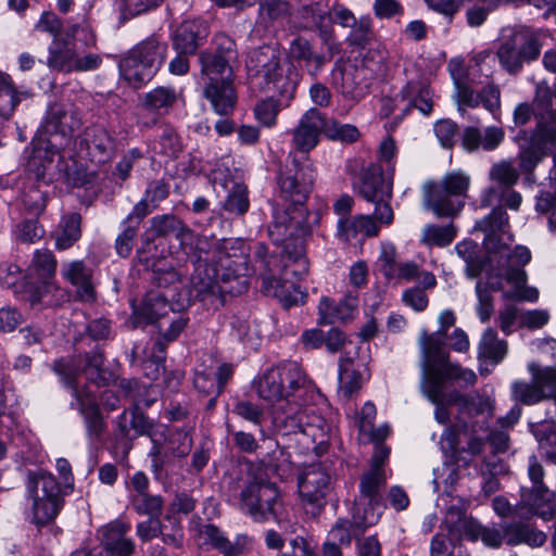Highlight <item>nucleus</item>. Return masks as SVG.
Returning <instances> with one entry per match:
<instances>
[{
	"mask_svg": "<svg viewBox=\"0 0 556 556\" xmlns=\"http://www.w3.org/2000/svg\"><path fill=\"white\" fill-rule=\"evenodd\" d=\"M167 458L169 456L176 458H185L189 455L193 439L189 431L185 429H175L165 435Z\"/></svg>",
	"mask_w": 556,
	"mask_h": 556,
	"instance_id": "nucleus-48",
	"label": "nucleus"
},
{
	"mask_svg": "<svg viewBox=\"0 0 556 556\" xmlns=\"http://www.w3.org/2000/svg\"><path fill=\"white\" fill-rule=\"evenodd\" d=\"M138 316L150 324H156L160 334L166 341H174L188 324V317L174 312L167 295L161 291H149L141 305L136 309Z\"/></svg>",
	"mask_w": 556,
	"mask_h": 556,
	"instance_id": "nucleus-12",
	"label": "nucleus"
},
{
	"mask_svg": "<svg viewBox=\"0 0 556 556\" xmlns=\"http://www.w3.org/2000/svg\"><path fill=\"white\" fill-rule=\"evenodd\" d=\"M465 202L450 194L445 187L437 182L427 187L425 193V205L438 217H453L460 212Z\"/></svg>",
	"mask_w": 556,
	"mask_h": 556,
	"instance_id": "nucleus-31",
	"label": "nucleus"
},
{
	"mask_svg": "<svg viewBox=\"0 0 556 556\" xmlns=\"http://www.w3.org/2000/svg\"><path fill=\"white\" fill-rule=\"evenodd\" d=\"M316 170L309 160L303 163L293 159L277 177L279 197L288 203L282 212H277L274 222L268 227V235L275 242L286 241V236L296 235L293 250L290 243L285 244V253L300 261L303 269L306 266L304 238L319 223L318 212H309L305 206L313 190Z\"/></svg>",
	"mask_w": 556,
	"mask_h": 556,
	"instance_id": "nucleus-3",
	"label": "nucleus"
},
{
	"mask_svg": "<svg viewBox=\"0 0 556 556\" xmlns=\"http://www.w3.org/2000/svg\"><path fill=\"white\" fill-rule=\"evenodd\" d=\"M29 269L39 280H52L56 270L53 253L48 249L37 250Z\"/></svg>",
	"mask_w": 556,
	"mask_h": 556,
	"instance_id": "nucleus-50",
	"label": "nucleus"
},
{
	"mask_svg": "<svg viewBox=\"0 0 556 556\" xmlns=\"http://www.w3.org/2000/svg\"><path fill=\"white\" fill-rule=\"evenodd\" d=\"M418 343L421 354L420 383H432V379L437 378L438 382L457 383L465 389L476 384L478 378L473 370L450 362L443 336L424 330Z\"/></svg>",
	"mask_w": 556,
	"mask_h": 556,
	"instance_id": "nucleus-6",
	"label": "nucleus"
},
{
	"mask_svg": "<svg viewBox=\"0 0 556 556\" xmlns=\"http://www.w3.org/2000/svg\"><path fill=\"white\" fill-rule=\"evenodd\" d=\"M520 416V407L514 406L506 416L497 419L501 429H493L488 437V442L494 448L495 453H503L508 450L509 435L507 430L519 420Z\"/></svg>",
	"mask_w": 556,
	"mask_h": 556,
	"instance_id": "nucleus-41",
	"label": "nucleus"
},
{
	"mask_svg": "<svg viewBox=\"0 0 556 556\" xmlns=\"http://www.w3.org/2000/svg\"><path fill=\"white\" fill-rule=\"evenodd\" d=\"M475 230L484 233L483 244L490 252L501 253L514 241V236L509 232V217L502 205L494 207L488 216L479 219Z\"/></svg>",
	"mask_w": 556,
	"mask_h": 556,
	"instance_id": "nucleus-19",
	"label": "nucleus"
},
{
	"mask_svg": "<svg viewBox=\"0 0 556 556\" xmlns=\"http://www.w3.org/2000/svg\"><path fill=\"white\" fill-rule=\"evenodd\" d=\"M454 100L456 101L457 110L463 117L467 115V108L475 109L479 106L478 92L463 83H456Z\"/></svg>",
	"mask_w": 556,
	"mask_h": 556,
	"instance_id": "nucleus-64",
	"label": "nucleus"
},
{
	"mask_svg": "<svg viewBox=\"0 0 556 556\" xmlns=\"http://www.w3.org/2000/svg\"><path fill=\"white\" fill-rule=\"evenodd\" d=\"M162 132L154 144V151L165 156L176 159L182 150L179 135L170 125H162Z\"/></svg>",
	"mask_w": 556,
	"mask_h": 556,
	"instance_id": "nucleus-52",
	"label": "nucleus"
},
{
	"mask_svg": "<svg viewBox=\"0 0 556 556\" xmlns=\"http://www.w3.org/2000/svg\"><path fill=\"white\" fill-rule=\"evenodd\" d=\"M167 45L149 37L130 49L118 62L122 77L134 88L150 81L163 64Z\"/></svg>",
	"mask_w": 556,
	"mask_h": 556,
	"instance_id": "nucleus-8",
	"label": "nucleus"
},
{
	"mask_svg": "<svg viewBox=\"0 0 556 556\" xmlns=\"http://www.w3.org/2000/svg\"><path fill=\"white\" fill-rule=\"evenodd\" d=\"M18 103L20 94L11 76L0 71V123L12 116Z\"/></svg>",
	"mask_w": 556,
	"mask_h": 556,
	"instance_id": "nucleus-43",
	"label": "nucleus"
},
{
	"mask_svg": "<svg viewBox=\"0 0 556 556\" xmlns=\"http://www.w3.org/2000/svg\"><path fill=\"white\" fill-rule=\"evenodd\" d=\"M201 76L205 80L203 97L210 101L214 112L219 115L231 114L237 103L233 76L218 73Z\"/></svg>",
	"mask_w": 556,
	"mask_h": 556,
	"instance_id": "nucleus-22",
	"label": "nucleus"
},
{
	"mask_svg": "<svg viewBox=\"0 0 556 556\" xmlns=\"http://www.w3.org/2000/svg\"><path fill=\"white\" fill-rule=\"evenodd\" d=\"M535 437L545 457L556 464V422H543L535 431Z\"/></svg>",
	"mask_w": 556,
	"mask_h": 556,
	"instance_id": "nucleus-59",
	"label": "nucleus"
},
{
	"mask_svg": "<svg viewBox=\"0 0 556 556\" xmlns=\"http://www.w3.org/2000/svg\"><path fill=\"white\" fill-rule=\"evenodd\" d=\"M189 248L193 264L190 294L211 308L226 302V295H239L249 288V248L242 239L211 240L194 233Z\"/></svg>",
	"mask_w": 556,
	"mask_h": 556,
	"instance_id": "nucleus-1",
	"label": "nucleus"
},
{
	"mask_svg": "<svg viewBox=\"0 0 556 556\" xmlns=\"http://www.w3.org/2000/svg\"><path fill=\"white\" fill-rule=\"evenodd\" d=\"M299 493L306 509L317 515L326 505L330 491L331 478L317 464L307 466L299 477Z\"/></svg>",
	"mask_w": 556,
	"mask_h": 556,
	"instance_id": "nucleus-17",
	"label": "nucleus"
},
{
	"mask_svg": "<svg viewBox=\"0 0 556 556\" xmlns=\"http://www.w3.org/2000/svg\"><path fill=\"white\" fill-rule=\"evenodd\" d=\"M541 45L535 31L519 26L504 35L496 51L501 66L510 75L521 72L523 64L538 59Z\"/></svg>",
	"mask_w": 556,
	"mask_h": 556,
	"instance_id": "nucleus-10",
	"label": "nucleus"
},
{
	"mask_svg": "<svg viewBox=\"0 0 556 556\" xmlns=\"http://www.w3.org/2000/svg\"><path fill=\"white\" fill-rule=\"evenodd\" d=\"M26 490L31 501L34 522L41 527L58 517L64 505V496L73 491V485L61 486L52 473L37 469L27 472Z\"/></svg>",
	"mask_w": 556,
	"mask_h": 556,
	"instance_id": "nucleus-7",
	"label": "nucleus"
},
{
	"mask_svg": "<svg viewBox=\"0 0 556 556\" xmlns=\"http://www.w3.org/2000/svg\"><path fill=\"white\" fill-rule=\"evenodd\" d=\"M64 35H66L67 39H71L73 42L78 38L87 48L97 47V34L90 22L87 20L67 24L64 28Z\"/></svg>",
	"mask_w": 556,
	"mask_h": 556,
	"instance_id": "nucleus-57",
	"label": "nucleus"
},
{
	"mask_svg": "<svg viewBox=\"0 0 556 556\" xmlns=\"http://www.w3.org/2000/svg\"><path fill=\"white\" fill-rule=\"evenodd\" d=\"M505 139V131L498 126H489L482 131L478 127L468 126L460 136L462 147L467 152H477L479 149L490 152L497 149Z\"/></svg>",
	"mask_w": 556,
	"mask_h": 556,
	"instance_id": "nucleus-28",
	"label": "nucleus"
},
{
	"mask_svg": "<svg viewBox=\"0 0 556 556\" xmlns=\"http://www.w3.org/2000/svg\"><path fill=\"white\" fill-rule=\"evenodd\" d=\"M358 311V299L352 293L345 294L339 302L328 298H323L319 306V320L321 325H332L336 323H349Z\"/></svg>",
	"mask_w": 556,
	"mask_h": 556,
	"instance_id": "nucleus-29",
	"label": "nucleus"
},
{
	"mask_svg": "<svg viewBox=\"0 0 556 556\" xmlns=\"http://www.w3.org/2000/svg\"><path fill=\"white\" fill-rule=\"evenodd\" d=\"M281 110V100L267 97L256 102L254 117L264 127L271 128L277 124V117Z\"/></svg>",
	"mask_w": 556,
	"mask_h": 556,
	"instance_id": "nucleus-53",
	"label": "nucleus"
},
{
	"mask_svg": "<svg viewBox=\"0 0 556 556\" xmlns=\"http://www.w3.org/2000/svg\"><path fill=\"white\" fill-rule=\"evenodd\" d=\"M178 100V92L173 87L159 86L144 93L141 108L156 115L169 112Z\"/></svg>",
	"mask_w": 556,
	"mask_h": 556,
	"instance_id": "nucleus-39",
	"label": "nucleus"
},
{
	"mask_svg": "<svg viewBox=\"0 0 556 556\" xmlns=\"http://www.w3.org/2000/svg\"><path fill=\"white\" fill-rule=\"evenodd\" d=\"M53 370L61 377L65 386L72 390L78 388L75 381L80 372H84L87 379L98 387L108 383L106 371L104 370V356L99 349L84 355L56 359L53 364Z\"/></svg>",
	"mask_w": 556,
	"mask_h": 556,
	"instance_id": "nucleus-16",
	"label": "nucleus"
},
{
	"mask_svg": "<svg viewBox=\"0 0 556 556\" xmlns=\"http://www.w3.org/2000/svg\"><path fill=\"white\" fill-rule=\"evenodd\" d=\"M256 392L264 401L277 404L274 419L287 433L302 432L323 443L329 425L307 407L314 396L313 387L301 365L281 362L266 369L256 382Z\"/></svg>",
	"mask_w": 556,
	"mask_h": 556,
	"instance_id": "nucleus-2",
	"label": "nucleus"
},
{
	"mask_svg": "<svg viewBox=\"0 0 556 556\" xmlns=\"http://www.w3.org/2000/svg\"><path fill=\"white\" fill-rule=\"evenodd\" d=\"M397 97L406 101L407 105L404 112L413 108L419 110L422 114L429 115L432 112L433 102L429 85L424 80H409L400 91Z\"/></svg>",
	"mask_w": 556,
	"mask_h": 556,
	"instance_id": "nucleus-35",
	"label": "nucleus"
},
{
	"mask_svg": "<svg viewBox=\"0 0 556 556\" xmlns=\"http://www.w3.org/2000/svg\"><path fill=\"white\" fill-rule=\"evenodd\" d=\"M296 235L286 236V241L275 242L281 245L280 261L275 255H269L268 249L264 243H257L254 250V258L261 270V290L264 294L277 298L280 303L289 308L294 305L304 304L307 294L303 292L299 286H296L289 278L295 276L298 278L305 275L308 270V264L306 263L305 269L300 265V261L289 257L285 253V244L288 241L290 243V250H293V242Z\"/></svg>",
	"mask_w": 556,
	"mask_h": 556,
	"instance_id": "nucleus-5",
	"label": "nucleus"
},
{
	"mask_svg": "<svg viewBox=\"0 0 556 556\" xmlns=\"http://www.w3.org/2000/svg\"><path fill=\"white\" fill-rule=\"evenodd\" d=\"M81 237V215L79 213L64 214L53 233L55 248L67 250Z\"/></svg>",
	"mask_w": 556,
	"mask_h": 556,
	"instance_id": "nucleus-38",
	"label": "nucleus"
},
{
	"mask_svg": "<svg viewBox=\"0 0 556 556\" xmlns=\"http://www.w3.org/2000/svg\"><path fill=\"white\" fill-rule=\"evenodd\" d=\"M146 233L152 238H166L174 235L180 244L192 243L194 238V231L174 214L152 217Z\"/></svg>",
	"mask_w": 556,
	"mask_h": 556,
	"instance_id": "nucleus-30",
	"label": "nucleus"
},
{
	"mask_svg": "<svg viewBox=\"0 0 556 556\" xmlns=\"http://www.w3.org/2000/svg\"><path fill=\"white\" fill-rule=\"evenodd\" d=\"M250 207L248 198V188L242 184H235L228 191V194L223 203V208L229 214L236 216L244 215Z\"/></svg>",
	"mask_w": 556,
	"mask_h": 556,
	"instance_id": "nucleus-54",
	"label": "nucleus"
},
{
	"mask_svg": "<svg viewBox=\"0 0 556 556\" xmlns=\"http://www.w3.org/2000/svg\"><path fill=\"white\" fill-rule=\"evenodd\" d=\"M72 393L76 400V407L84 417L88 438L91 441H99L104 433L105 422L96 396L78 388H74ZM72 406L74 407L75 404L72 403Z\"/></svg>",
	"mask_w": 556,
	"mask_h": 556,
	"instance_id": "nucleus-25",
	"label": "nucleus"
},
{
	"mask_svg": "<svg viewBox=\"0 0 556 556\" xmlns=\"http://www.w3.org/2000/svg\"><path fill=\"white\" fill-rule=\"evenodd\" d=\"M142 219L132 218L128 220V215L124 219L125 229L117 236L115 241L116 253L122 257H128L132 251L134 242L137 237V230Z\"/></svg>",
	"mask_w": 556,
	"mask_h": 556,
	"instance_id": "nucleus-58",
	"label": "nucleus"
},
{
	"mask_svg": "<svg viewBox=\"0 0 556 556\" xmlns=\"http://www.w3.org/2000/svg\"><path fill=\"white\" fill-rule=\"evenodd\" d=\"M520 178L518 168L513 161L503 160L494 163L489 172V179L503 189L514 187Z\"/></svg>",
	"mask_w": 556,
	"mask_h": 556,
	"instance_id": "nucleus-49",
	"label": "nucleus"
},
{
	"mask_svg": "<svg viewBox=\"0 0 556 556\" xmlns=\"http://www.w3.org/2000/svg\"><path fill=\"white\" fill-rule=\"evenodd\" d=\"M80 126L81 119L72 105L55 103L47 112L43 128L47 135L60 138L59 142H54L55 146L64 147Z\"/></svg>",
	"mask_w": 556,
	"mask_h": 556,
	"instance_id": "nucleus-21",
	"label": "nucleus"
},
{
	"mask_svg": "<svg viewBox=\"0 0 556 556\" xmlns=\"http://www.w3.org/2000/svg\"><path fill=\"white\" fill-rule=\"evenodd\" d=\"M325 134L331 140L346 143L355 142L361 134L356 126L351 124H341L336 119L326 117Z\"/></svg>",
	"mask_w": 556,
	"mask_h": 556,
	"instance_id": "nucleus-61",
	"label": "nucleus"
},
{
	"mask_svg": "<svg viewBox=\"0 0 556 556\" xmlns=\"http://www.w3.org/2000/svg\"><path fill=\"white\" fill-rule=\"evenodd\" d=\"M544 475L543 465L535 455H531L528 459V476L532 486L521 489L520 501L515 505L517 516H539L545 520L554 517L555 510L551 504L552 492L543 481Z\"/></svg>",
	"mask_w": 556,
	"mask_h": 556,
	"instance_id": "nucleus-11",
	"label": "nucleus"
},
{
	"mask_svg": "<svg viewBox=\"0 0 556 556\" xmlns=\"http://www.w3.org/2000/svg\"><path fill=\"white\" fill-rule=\"evenodd\" d=\"M292 15L299 29L318 31L324 41L330 37L331 14L327 0H296Z\"/></svg>",
	"mask_w": 556,
	"mask_h": 556,
	"instance_id": "nucleus-20",
	"label": "nucleus"
},
{
	"mask_svg": "<svg viewBox=\"0 0 556 556\" xmlns=\"http://www.w3.org/2000/svg\"><path fill=\"white\" fill-rule=\"evenodd\" d=\"M450 402H456L459 412L466 413L469 416L484 414L492 409V405L488 399L479 394H464L456 389L450 391Z\"/></svg>",
	"mask_w": 556,
	"mask_h": 556,
	"instance_id": "nucleus-44",
	"label": "nucleus"
},
{
	"mask_svg": "<svg viewBox=\"0 0 556 556\" xmlns=\"http://www.w3.org/2000/svg\"><path fill=\"white\" fill-rule=\"evenodd\" d=\"M102 56L98 53L80 55L75 42L64 35L52 40L48 47L46 65L52 71L63 74L96 71L102 65Z\"/></svg>",
	"mask_w": 556,
	"mask_h": 556,
	"instance_id": "nucleus-15",
	"label": "nucleus"
},
{
	"mask_svg": "<svg viewBox=\"0 0 556 556\" xmlns=\"http://www.w3.org/2000/svg\"><path fill=\"white\" fill-rule=\"evenodd\" d=\"M197 538L201 546L215 549L223 556H240L251 543V539L245 534H239L230 541L224 531L213 523H200Z\"/></svg>",
	"mask_w": 556,
	"mask_h": 556,
	"instance_id": "nucleus-23",
	"label": "nucleus"
},
{
	"mask_svg": "<svg viewBox=\"0 0 556 556\" xmlns=\"http://www.w3.org/2000/svg\"><path fill=\"white\" fill-rule=\"evenodd\" d=\"M359 195L369 203L375 204V218L381 224L390 225L393 222V211L390 204L392 199V177L386 181L383 170L379 165L370 164L366 167L357 186Z\"/></svg>",
	"mask_w": 556,
	"mask_h": 556,
	"instance_id": "nucleus-14",
	"label": "nucleus"
},
{
	"mask_svg": "<svg viewBox=\"0 0 556 556\" xmlns=\"http://www.w3.org/2000/svg\"><path fill=\"white\" fill-rule=\"evenodd\" d=\"M163 498L160 495L134 494L131 506L136 513L147 515L152 519H159L163 511Z\"/></svg>",
	"mask_w": 556,
	"mask_h": 556,
	"instance_id": "nucleus-55",
	"label": "nucleus"
},
{
	"mask_svg": "<svg viewBox=\"0 0 556 556\" xmlns=\"http://www.w3.org/2000/svg\"><path fill=\"white\" fill-rule=\"evenodd\" d=\"M352 361L350 357H341L339 364V382L341 395L349 400L362 388V374L358 370L350 368Z\"/></svg>",
	"mask_w": 556,
	"mask_h": 556,
	"instance_id": "nucleus-46",
	"label": "nucleus"
},
{
	"mask_svg": "<svg viewBox=\"0 0 556 556\" xmlns=\"http://www.w3.org/2000/svg\"><path fill=\"white\" fill-rule=\"evenodd\" d=\"M213 51H203L199 55L201 75L214 73L233 76L231 62L238 58L235 40L225 33H218L213 38Z\"/></svg>",
	"mask_w": 556,
	"mask_h": 556,
	"instance_id": "nucleus-18",
	"label": "nucleus"
},
{
	"mask_svg": "<svg viewBox=\"0 0 556 556\" xmlns=\"http://www.w3.org/2000/svg\"><path fill=\"white\" fill-rule=\"evenodd\" d=\"M22 299L30 304L31 307H51L56 306L64 299L65 293L58 288L51 280H40V282H26L21 292Z\"/></svg>",
	"mask_w": 556,
	"mask_h": 556,
	"instance_id": "nucleus-33",
	"label": "nucleus"
},
{
	"mask_svg": "<svg viewBox=\"0 0 556 556\" xmlns=\"http://www.w3.org/2000/svg\"><path fill=\"white\" fill-rule=\"evenodd\" d=\"M511 394L516 402L525 405H533L544 400V393L538 388L533 378L531 381H515L511 386Z\"/></svg>",
	"mask_w": 556,
	"mask_h": 556,
	"instance_id": "nucleus-56",
	"label": "nucleus"
},
{
	"mask_svg": "<svg viewBox=\"0 0 556 556\" xmlns=\"http://www.w3.org/2000/svg\"><path fill=\"white\" fill-rule=\"evenodd\" d=\"M441 187H445L450 194L465 202L466 193L470 185V178L460 172L446 174L439 182Z\"/></svg>",
	"mask_w": 556,
	"mask_h": 556,
	"instance_id": "nucleus-63",
	"label": "nucleus"
},
{
	"mask_svg": "<svg viewBox=\"0 0 556 556\" xmlns=\"http://www.w3.org/2000/svg\"><path fill=\"white\" fill-rule=\"evenodd\" d=\"M507 353V343L497 338L492 328H488L480 340L478 346L479 359H489L493 364L501 363Z\"/></svg>",
	"mask_w": 556,
	"mask_h": 556,
	"instance_id": "nucleus-42",
	"label": "nucleus"
},
{
	"mask_svg": "<svg viewBox=\"0 0 556 556\" xmlns=\"http://www.w3.org/2000/svg\"><path fill=\"white\" fill-rule=\"evenodd\" d=\"M528 370L544 393V400L553 399L556 403V367H542L533 362L528 365Z\"/></svg>",
	"mask_w": 556,
	"mask_h": 556,
	"instance_id": "nucleus-47",
	"label": "nucleus"
},
{
	"mask_svg": "<svg viewBox=\"0 0 556 556\" xmlns=\"http://www.w3.org/2000/svg\"><path fill=\"white\" fill-rule=\"evenodd\" d=\"M169 194V186L162 179L152 180L148 184L143 198L135 204L128 214V220L132 218L142 219L159 207Z\"/></svg>",
	"mask_w": 556,
	"mask_h": 556,
	"instance_id": "nucleus-34",
	"label": "nucleus"
},
{
	"mask_svg": "<svg viewBox=\"0 0 556 556\" xmlns=\"http://www.w3.org/2000/svg\"><path fill=\"white\" fill-rule=\"evenodd\" d=\"M455 228L452 225L439 226L427 225L420 238V242L427 247H446L452 243L455 238Z\"/></svg>",
	"mask_w": 556,
	"mask_h": 556,
	"instance_id": "nucleus-51",
	"label": "nucleus"
},
{
	"mask_svg": "<svg viewBox=\"0 0 556 556\" xmlns=\"http://www.w3.org/2000/svg\"><path fill=\"white\" fill-rule=\"evenodd\" d=\"M291 16V8L286 0H258V22L265 27Z\"/></svg>",
	"mask_w": 556,
	"mask_h": 556,
	"instance_id": "nucleus-45",
	"label": "nucleus"
},
{
	"mask_svg": "<svg viewBox=\"0 0 556 556\" xmlns=\"http://www.w3.org/2000/svg\"><path fill=\"white\" fill-rule=\"evenodd\" d=\"M387 484V475L366 470L359 477V494L355 497L353 508L356 509V526L377 525L381 519L386 505L382 490Z\"/></svg>",
	"mask_w": 556,
	"mask_h": 556,
	"instance_id": "nucleus-13",
	"label": "nucleus"
},
{
	"mask_svg": "<svg viewBox=\"0 0 556 556\" xmlns=\"http://www.w3.org/2000/svg\"><path fill=\"white\" fill-rule=\"evenodd\" d=\"M352 519L339 518L329 531L328 538L336 541V543L342 544L343 546H350L352 539L358 540L366 530L374 525L362 526L361 529L356 526V509H351Z\"/></svg>",
	"mask_w": 556,
	"mask_h": 556,
	"instance_id": "nucleus-40",
	"label": "nucleus"
},
{
	"mask_svg": "<svg viewBox=\"0 0 556 556\" xmlns=\"http://www.w3.org/2000/svg\"><path fill=\"white\" fill-rule=\"evenodd\" d=\"M326 116L318 109H308L292 129V144L303 153L312 151L325 132Z\"/></svg>",
	"mask_w": 556,
	"mask_h": 556,
	"instance_id": "nucleus-24",
	"label": "nucleus"
},
{
	"mask_svg": "<svg viewBox=\"0 0 556 556\" xmlns=\"http://www.w3.org/2000/svg\"><path fill=\"white\" fill-rule=\"evenodd\" d=\"M450 382H438L437 378L432 383H420V391L433 405H435L434 418L441 425L450 421L451 414L448 405H456V402H450V391H445Z\"/></svg>",
	"mask_w": 556,
	"mask_h": 556,
	"instance_id": "nucleus-36",
	"label": "nucleus"
},
{
	"mask_svg": "<svg viewBox=\"0 0 556 556\" xmlns=\"http://www.w3.org/2000/svg\"><path fill=\"white\" fill-rule=\"evenodd\" d=\"M164 0H116L117 10L123 21L147 13L157 8Z\"/></svg>",
	"mask_w": 556,
	"mask_h": 556,
	"instance_id": "nucleus-60",
	"label": "nucleus"
},
{
	"mask_svg": "<svg viewBox=\"0 0 556 556\" xmlns=\"http://www.w3.org/2000/svg\"><path fill=\"white\" fill-rule=\"evenodd\" d=\"M532 517L533 516L516 517L510 521H505L506 545H527L535 548L545 544L547 536L530 521Z\"/></svg>",
	"mask_w": 556,
	"mask_h": 556,
	"instance_id": "nucleus-26",
	"label": "nucleus"
},
{
	"mask_svg": "<svg viewBox=\"0 0 556 556\" xmlns=\"http://www.w3.org/2000/svg\"><path fill=\"white\" fill-rule=\"evenodd\" d=\"M61 275L76 288L80 300L87 302L94 300L92 270L83 261H72L63 264Z\"/></svg>",
	"mask_w": 556,
	"mask_h": 556,
	"instance_id": "nucleus-32",
	"label": "nucleus"
},
{
	"mask_svg": "<svg viewBox=\"0 0 556 556\" xmlns=\"http://www.w3.org/2000/svg\"><path fill=\"white\" fill-rule=\"evenodd\" d=\"M208 36V26L200 18L184 21L173 37V47L180 54H194Z\"/></svg>",
	"mask_w": 556,
	"mask_h": 556,
	"instance_id": "nucleus-27",
	"label": "nucleus"
},
{
	"mask_svg": "<svg viewBox=\"0 0 556 556\" xmlns=\"http://www.w3.org/2000/svg\"><path fill=\"white\" fill-rule=\"evenodd\" d=\"M288 56L289 60H285L280 50L271 45L252 49L245 60L248 78L260 89L276 92L291 101L302 78L293 62H304L308 74L315 76L326 63V58L315 52L311 42L301 36L290 42Z\"/></svg>",
	"mask_w": 556,
	"mask_h": 556,
	"instance_id": "nucleus-4",
	"label": "nucleus"
},
{
	"mask_svg": "<svg viewBox=\"0 0 556 556\" xmlns=\"http://www.w3.org/2000/svg\"><path fill=\"white\" fill-rule=\"evenodd\" d=\"M348 42L350 46L364 49L374 40L375 34L369 17H361L351 26Z\"/></svg>",
	"mask_w": 556,
	"mask_h": 556,
	"instance_id": "nucleus-62",
	"label": "nucleus"
},
{
	"mask_svg": "<svg viewBox=\"0 0 556 556\" xmlns=\"http://www.w3.org/2000/svg\"><path fill=\"white\" fill-rule=\"evenodd\" d=\"M84 140L89 154L98 163H104L114 152L115 146L112 136L101 126L87 128Z\"/></svg>",
	"mask_w": 556,
	"mask_h": 556,
	"instance_id": "nucleus-37",
	"label": "nucleus"
},
{
	"mask_svg": "<svg viewBox=\"0 0 556 556\" xmlns=\"http://www.w3.org/2000/svg\"><path fill=\"white\" fill-rule=\"evenodd\" d=\"M282 507L281 494L276 483L253 477L239 495L240 510L256 522L276 519Z\"/></svg>",
	"mask_w": 556,
	"mask_h": 556,
	"instance_id": "nucleus-9",
	"label": "nucleus"
}]
</instances>
